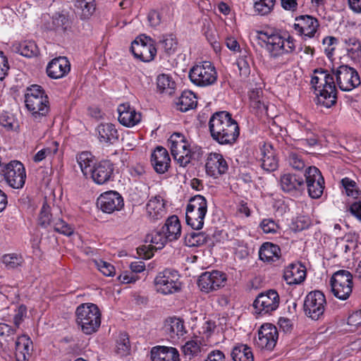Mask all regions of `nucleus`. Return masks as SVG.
<instances>
[{
	"label": "nucleus",
	"instance_id": "nucleus-16",
	"mask_svg": "<svg viewBox=\"0 0 361 361\" xmlns=\"http://www.w3.org/2000/svg\"><path fill=\"white\" fill-rule=\"evenodd\" d=\"M97 205L103 212L111 214L123 207V200L118 192L111 190L98 197Z\"/></svg>",
	"mask_w": 361,
	"mask_h": 361
},
{
	"label": "nucleus",
	"instance_id": "nucleus-10",
	"mask_svg": "<svg viewBox=\"0 0 361 361\" xmlns=\"http://www.w3.org/2000/svg\"><path fill=\"white\" fill-rule=\"evenodd\" d=\"M326 305V298L320 290L310 292L305 297L303 309L307 317L313 320L320 319Z\"/></svg>",
	"mask_w": 361,
	"mask_h": 361
},
{
	"label": "nucleus",
	"instance_id": "nucleus-28",
	"mask_svg": "<svg viewBox=\"0 0 361 361\" xmlns=\"http://www.w3.org/2000/svg\"><path fill=\"white\" fill-rule=\"evenodd\" d=\"M146 210L148 217L152 221L163 218L166 214L164 199L159 195L152 197L146 205Z\"/></svg>",
	"mask_w": 361,
	"mask_h": 361
},
{
	"label": "nucleus",
	"instance_id": "nucleus-45",
	"mask_svg": "<svg viewBox=\"0 0 361 361\" xmlns=\"http://www.w3.org/2000/svg\"><path fill=\"white\" fill-rule=\"evenodd\" d=\"M159 44L166 54H171L176 50L178 42L173 35H168L162 37L159 40Z\"/></svg>",
	"mask_w": 361,
	"mask_h": 361
},
{
	"label": "nucleus",
	"instance_id": "nucleus-25",
	"mask_svg": "<svg viewBox=\"0 0 361 361\" xmlns=\"http://www.w3.org/2000/svg\"><path fill=\"white\" fill-rule=\"evenodd\" d=\"M281 186L286 192H301L305 188V182L303 178L298 174L286 173L281 177Z\"/></svg>",
	"mask_w": 361,
	"mask_h": 361
},
{
	"label": "nucleus",
	"instance_id": "nucleus-49",
	"mask_svg": "<svg viewBox=\"0 0 361 361\" xmlns=\"http://www.w3.org/2000/svg\"><path fill=\"white\" fill-rule=\"evenodd\" d=\"M341 183L348 196H351L356 199L361 194V191L357 188L356 183L354 180L348 178H344L341 180Z\"/></svg>",
	"mask_w": 361,
	"mask_h": 361
},
{
	"label": "nucleus",
	"instance_id": "nucleus-9",
	"mask_svg": "<svg viewBox=\"0 0 361 361\" xmlns=\"http://www.w3.org/2000/svg\"><path fill=\"white\" fill-rule=\"evenodd\" d=\"M172 156L180 166H186L190 162L191 151L185 136L180 133H174L168 140Z\"/></svg>",
	"mask_w": 361,
	"mask_h": 361
},
{
	"label": "nucleus",
	"instance_id": "nucleus-13",
	"mask_svg": "<svg viewBox=\"0 0 361 361\" xmlns=\"http://www.w3.org/2000/svg\"><path fill=\"white\" fill-rule=\"evenodd\" d=\"M278 293L273 289L259 293L253 302V307L258 314H268L275 311L279 305Z\"/></svg>",
	"mask_w": 361,
	"mask_h": 361
},
{
	"label": "nucleus",
	"instance_id": "nucleus-6",
	"mask_svg": "<svg viewBox=\"0 0 361 361\" xmlns=\"http://www.w3.org/2000/svg\"><path fill=\"white\" fill-rule=\"evenodd\" d=\"M61 214L58 209H51L50 206L45 202L43 203L38 216V224L44 228L51 226L54 231L66 235H71L73 233V228L66 223L62 218L57 216Z\"/></svg>",
	"mask_w": 361,
	"mask_h": 361
},
{
	"label": "nucleus",
	"instance_id": "nucleus-60",
	"mask_svg": "<svg viewBox=\"0 0 361 361\" xmlns=\"http://www.w3.org/2000/svg\"><path fill=\"white\" fill-rule=\"evenodd\" d=\"M337 42H338V39L334 37L328 36V37H326L325 38H324L323 44L327 46V47L325 48V52H326V55L328 56V57L331 56V55L332 54V51H334V49H335L334 47H331L332 45L336 44Z\"/></svg>",
	"mask_w": 361,
	"mask_h": 361
},
{
	"label": "nucleus",
	"instance_id": "nucleus-24",
	"mask_svg": "<svg viewBox=\"0 0 361 361\" xmlns=\"http://www.w3.org/2000/svg\"><path fill=\"white\" fill-rule=\"evenodd\" d=\"M306 276V269L300 263L290 264L284 270L283 278L289 285L300 284Z\"/></svg>",
	"mask_w": 361,
	"mask_h": 361
},
{
	"label": "nucleus",
	"instance_id": "nucleus-58",
	"mask_svg": "<svg viewBox=\"0 0 361 361\" xmlns=\"http://www.w3.org/2000/svg\"><path fill=\"white\" fill-rule=\"evenodd\" d=\"M3 262L9 268H15L20 263V259L15 255H6L3 257Z\"/></svg>",
	"mask_w": 361,
	"mask_h": 361
},
{
	"label": "nucleus",
	"instance_id": "nucleus-23",
	"mask_svg": "<svg viewBox=\"0 0 361 361\" xmlns=\"http://www.w3.org/2000/svg\"><path fill=\"white\" fill-rule=\"evenodd\" d=\"M71 69V65L66 57L54 59L47 67L49 77L54 79L61 78L65 76Z\"/></svg>",
	"mask_w": 361,
	"mask_h": 361
},
{
	"label": "nucleus",
	"instance_id": "nucleus-29",
	"mask_svg": "<svg viewBox=\"0 0 361 361\" xmlns=\"http://www.w3.org/2000/svg\"><path fill=\"white\" fill-rule=\"evenodd\" d=\"M96 131L100 142L112 145L118 140V130L112 123H101L97 127Z\"/></svg>",
	"mask_w": 361,
	"mask_h": 361
},
{
	"label": "nucleus",
	"instance_id": "nucleus-35",
	"mask_svg": "<svg viewBox=\"0 0 361 361\" xmlns=\"http://www.w3.org/2000/svg\"><path fill=\"white\" fill-rule=\"evenodd\" d=\"M77 162L85 177H88L94 166V157L88 152H82L76 157Z\"/></svg>",
	"mask_w": 361,
	"mask_h": 361
},
{
	"label": "nucleus",
	"instance_id": "nucleus-43",
	"mask_svg": "<svg viewBox=\"0 0 361 361\" xmlns=\"http://www.w3.org/2000/svg\"><path fill=\"white\" fill-rule=\"evenodd\" d=\"M207 235L203 232H191L185 236V243L189 247H199L207 242Z\"/></svg>",
	"mask_w": 361,
	"mask_h": 361
},
{
	"label": "nucleus",
	"instance_id": "nucleus-7",
	"mask_svg": "<svg viewBox=\"0 0 361 361\" xmlns=\"http://www.w3.org/2000/svg\"><path fill=\"white\" fill-rule=\"evenodd\" d=\"M353 274L348 270L341 269L336 271L330 282L334 295L338 299L345 300L350 295L353 282Z\"/></svg>",
	"mask_w": 361,
	"mask_h": 361
},
{
	"label": "nucleus",
	"instance_id": "nucleus-55",
	"mask_svg": "<svg viewBox=\"0 0 361 361\" xmlns=\"http://www.w3.org/2000/svg\"><path fill=\"white\" fill-rule=\"evenodd\" d=\"M96 264L99 269V270L105 276H111L114 274L115 268L109 262H104L103 260L96 261Z\"/></svg>",
	"mask_w": 361,
	"mask_h": 361
},
{
	"label": "nucleus",
	"instance_id": "nucleus-8",
	"mask_svg": "<svg viewBox=\"0 0 361 361\" xmlns=\"http://www.w3.org/2000/svg\"><path fill=\"white\" fill-rule=\"evenodd\" d=\"M180 276L177 271L165 269L159 272L154 279L157 290L164 295L172 294L181 288Z\"/></svg>",
	"mask_w": 361,
	"mask_h": 361
},
{
	"label": "nucleus",
	"instance_id": "nucleus-53",
	"mask_svg": "<svg viewBox=\"0 0 361 361\" xmlns=\"http://www.w3.org/2000/svg\"><path fill=\"white\" fill-rule=\"evenodd\" d=\"M167 241H169V239L166 238V235L163 233L161 229L152 234L150 238V242L157 246V249L162 248Z\"/></svg>",
	"mask_w": 361,
	"mask_h": 361
},
{
	"label": "nucleus",
	"instance_id": "nucleus-26",
	"mask_svg": "<svg viewBox=\"0 0 361 361\" xmlns=\"http://www.w3.org/2000/svg\"><path fill=\"white\" fill-rule=\"evenodd\" d=\"M178 350L173 347L157 345L151 350L152 361H180Z\"/></svg>",
	"mask_w": 361,
	"mask_h": 361
},
{
	"label": "nucleus",
	"instance_id": "nucleus-19",
	"mask_svg": "<svg viewBox=\"0 0 361 361\" xmlns=\"http://www.w3.org/2000/svg\"><path fill=\"white\" fill-rule=\"evenodd\" d=\"M295 21L293 28L296 32L299 35L310 38L314 36L319 26L317 19L309 15L298 16Z\"/></svg>",
	"mask_w": 361,
	"mask_h": 361
},
{
	"label": "nucleus",
	"instance_id": "nucleus-15",
	"mask_svg": "<svg viewBox=\"0 0 361 361\" xmlns=\"http://www.w3.org/2000/svg\"><path fill=\"white\" fill-rule=\"evenodd\" d=\"M279 334L276 327L271 324H264L258 330L255 345L260 349L271 350L276 344Z\"/></svg>",
	"mask_w": 361,
	"mask_h": 361
},
{
	"label": "nucleus",
	"instance_id": "nucleus-63",
	"mask_svg": "<svg viewBox=\"0 0 361 361\" xmlns=\"http://www.w3.org/2000/svg\"><path fill=\"white\" fill-rule=\"evenodd\" d=\"M348 324L352 326L361 325V310L352 313L348 317Z\"/></svg>",
	"mask_w": 361,
	"mask_h": 361
},
{
	"label": "nucleus",
	"instance_id": "nucleus-52",
	"mask_svg": "<svg viewBox=\"0 0 361 361\" xmlns=\"http://www.w3.org/2000/svg\"><path fill=\"white\" fill-rule=\"evenodd\" d=\"M53 144L55 145L54 149H51L50 147H46L41 150H39L33 157V161L35 162H39L44 160L47 156L53 155L56 153L58 151V143L57 142H53Z\"/></svg>",
	"mask_w": 361,
	"mask_h": 361
},
{
	"label": "nucleus",
	"instance_id": "nucleus-22",
	"mask_svg": "<svg viewBox=\"0 0 361 361\" xmlns=\"http://www.w3.org/2000/svg\"><path fill=\"white\" fill-rule=\"evenodd\" d=\"M118 112V121L123 126H134L141 121V114L137 112L128 103L120 104Z\"/></svg>",
	"mask_w": 361,
	"mask_h": 361
},
{
	"label": "nucleus",
	"instance_id": "nucleus-46",
	"mask_svg": "<svg viewBox=\"0 0 361 361\" xmlns=\"http://www.w3.org/2000/svg\"><path fill=\"white\" fill-rule=\"evenodd\" d=\"M348 47V54L353 59H358L361 57V44L356 38H349L345 41Z\"/></svg>",
	"mask_w": 361,
	"mask_h": 361
},
{
	"label": "nucleus",
	"instance_id": "nucleus-41",
	"mask_svg": "<svg viewBox=\"0 0 361 361\" xmlns=\"http://www.w3.org/2000/svg\"><path fill=\"white\" fill-rule=\"evenodd\" d=\"M16 49L20 55L27 58L37 56L39 54L38 47L33 41L23 42L16 47Z\"/></svg>",
	"mask_w": 361,
	"mask_h": 361
},
{
	"label": "nucleus",
	"instance_id": "nucleus-17",
	"mask_svg": "<svg viewBox=\"0 0 361 361\" xmlns=\"http://www.w3.org/2000/svg\"><path fill=\"white\" fill-rule=\"evenodd\" d=\"M226 276L221 271H206L200 275L197 284L202 291L209 293L224 286Z\"/></svg>",
	"mask_w": 361,
	"mask_h": 361
},
{
	"label": "nucleus",
	"instance_id": "nucleus-37",
	"mask_svg": "<svg viewBox=\"0 0 361 361\" xmlns=\"http://www.w3.org/2000/svg\"><path fill=\"white\" fill-rule=\"evenodd\" d=\"M187 210H190L198 213L200 216H206L207 212V202L202 195H197L191 197L186 207Z\"/></svg>",
	"mask_w": 361,
	"mask_h": 361
},
{
	"label": "nucleus",
	"instance_id": "nucleus-2",
	"mask_svg": "<svg viewBox=\"0 0 361 361\" xmlns=\"http://www.w3.org/2000/svg\"><path fill=\"white\" fill-rule=\"evenodd\" d=\"M212 137L220 145H232L237 140L240 129L238 123L228 111H217L209 121Z\"/></svg>",
	"mask_w": 361,
	"mask_h": 361
},
{
	"label": "nucleus",
	"instance_id": "nucleus-42",
	"mask_svg": "<svg viewBox=\"0 0 361 361\" xmlns=\"http://www.w3.org/2000/svg\"><path fill=\"white\" fill-rule=\"evenodd\" d=\"M75 6L83 18H89L95 11V0H76Z\"/></svg>",
	"mask_w": 361,
	"mask_h": 361
},
{
	"label": "nucleus",
	"instance_id": "nucleus-34",
	"mask_svg": "<svg viewBox=\"0 0 361 361\" xmlns=\"http://www.w3.org/2000/svg\"><path fill=\"white\" fill-rule=\"evenodd\" d=\"M231 356L233 361H254L251 348L244 344L235 345L231 350Z\"/></svg>",
	"mask_w": 361,
	"mask_h": 361
},
{
	"label": "nucleus",
	"instance_id": "nucleus-5",
	"mask_svg": "<svg viewBox=\"0 0 361 361\" xmlns=\"http://www.w3.org/2000/svg\"><path fill=\"white\" fill-rule=\"evenodd\" d=\"M257 37L266 44V49L272 58L290 54L295 49L294 39L292 37L284 39L278 34L269 35L266 32L259 31Z\"/></svg>",
	"mask_w": 361,
	"mask_h": 361
},
{
	"label": "nucleus",
	"instance_id": "nucleus-36",
	"mask_svg": "<svg viewBox=\"0 0 361 361\" xmlns=\"http://www.w3.org/2000/svg\"><path fill=\"white\" fill-rule=\"evenodd\" d=\"M176 104L180 111L185 112L197 106L196 97L191 91H183Z\"/></svg>",
	"mask_w": 361,
	"mask_h": 361
},
{
	"label": "nucleus",
	"instance_id": "nucleus-40",
	"mask_svg": "<svg viewBox=\"0 0 361 361\" xmlns=\"http://www.w3.org/2000/svg\"><path fill=\"white\" fill-rule=\"evenodd\" d=\"M70 27L71 22L68 17L63 14H56L52 18L51 25L49 29L58 32H65Z\"/></svg>",
	"mask_w": 361,
	"mask_h": 361
},
{
	"label": "nucleus",
	"instance_id": "nucleus-3",
	"mask_svg": "<svg viewBox=\"0 0 361 361\" xmlns=\"http://www.w3.org/2000/svg\"><path fill=\"white\" fill-rule=\"evenodd\" d=\"M25 97V106L32 118L36 122L44 119L49 111V102L42 87L33 85L27 87Z\"/></svg>",
	"mask_w": 361,
	"mask_h": 361
},
{
	"label": "nucleus",
	"instance_id": "nucleus-61",
	"mask_svg": "<svg viewBox=\"0 0 361 361\" xmlns=\"http://www.w3.org/2000/svg\"><path fill=\"white\" fill-rule=\"evenodd\" d=\"M205 361H226V357L222 351L214 350L207 355Z\"/></svg>",
	"mask_w": 361,
	"mask_h": 361
},
{
	"label": "nucleus",
	"instance_id": "nucleus-33",
	"mask_svg": "<svg viewBox=\"0 0 361 361\" xmlns=\"http://www.w3.org/2000/svg\"><path fill=\"white\" fill-rule=\"evenodd\" d=\"M262 151V167L267 171H274L278 167V159L271 145H264Z\"/></svg>",
	"mask_w": 361,
	"mask_h": 361
},
{
	"label": "nucleus",
	"instance_id": "nucleus-27",
	"mask_svg": "<svg viewBox=\"0 0 361 361\" xmlns=\"http://www.w3.org/2000/svg\"><path fill=\"white\" fill-rule=\"evenodd\" d=\"M130 50L135 58L144 62L151 61L157 54V49L152 43L138 44L137 41L132 42Z\"/></svg>",
	"mask_w": 361,
	"mask_h": 361
},
{
	"label": "nucleus",
	"instance_id": "nucleus-4",
	"mask_svg": "<svg viewBox=\"0 0 361 361\" xmlns=\"http://www.w3.org/2000/svg\"><path fill=\"white\" fill-rule=\"evenodd\" d=\"M76 323L82 332L91 335L97 332L101 325V312L93 303H82L75 310Z\"/></svg>",
	"mask_w": 361,
	"mask_h": 361
},
{
	"label": "nucleus",
	"instance_id": "nucleus-44",
	"mask_svg": "<svg viewBox=\"0 0 361 361\" xmlns=\"http://www.w3.org/2000/svg\"><path fill=\"white\" fill-rule=\"evenodd\" d=\"M204 217L205 216H200L197 212L186 209L187 224L194 230H200L203 227Z\"/></svg>",
	"mask_w": 361,
	"mask_h": 361
},
{
	"label": "nucleus",
	"instance_id": "nucleus-38",
	"mask_svg": "<svg viewBox=\"0 0 361 361\" xmlns=\"http://www.w3.org/2000/svg\"><path fill=\"white\" fill-rule=\"evenodd\" d=\"M157 85L161 93L168 95H172L176 88V82L166 74H161L157 77Z\"/></svg>",
	"mask_w": 361,
	"mask_h": 361
},
{
	"label": "nucleus",
	"instance_id": "nucleus-18",
	"mask_svg": "<svg viewBox=\"0 0 361 361\" xmlns=\"http://www.w3.org/2000/svg\"><path fill=\"white\" fill-rule=\"evenodd\" d=\"M92 169L89 176L98 185H102L109 181L114 171V164L109 160H102L97 162Z\"/></svg>",
	"mask_w": 361,
	"mask_h": 361
},
{
	"label": "nucleus",
	"instance_id": "nucleus-30",
	"mask_svg": "<svg viewBox=\"0 0 361 361\" xmlns=\"http://www.w3.org/2000/svg\"><path fill=\"white\" fill-rule=\"evenodd\" d=\"M164 329L165 334H167L171 339L180 338L187 333L184 321L176 317H171L166 319Z\"/></svg>",
	"mask_w": 361,
	"mask_h": 361
},
{
	"label": "nucleus",
	"instance_id": "nucleus-56",
	"mask_svg": "<svg viewBox=\"0 0 361 361\" xmlns=\"http://www.w3.org/2000/svg\"><path fill=\"white\" fill-rule=\"evenodd\" d=\"M295 229L302 231L310 227L312 224L311 219L307 216H298L295 221Z\"/></svg>",
	"mask_w": 361,
	"mask_h": 361
},
{
	"label": "nucleus",
	"instance_id": "nucleus-32",
	"mask_svg": "<svg viewBox=\"0 0 361 361\" xmlns=\"http://www.w3.org/2000/svg\"><path fill=\"white\" fill-rule=\"evenodd\" d=\"M281 248L271 243H264L259 251V259L264 262H274L280 258Z\"/></svg>",
	"mask_w": 361,
	"mask_h": 361
},
{
	"label": "nucleus",
	"instance_id": "nucleus-31",
	"mask_svg": "<svg viewBox=\"0 0 361 361\" xmlns=\"http://www.w3.org/2000/svg\"><path fill=\"white\" fill-rule=\"evenodd\" d=\"M161 230L169 241L178 239L181 233V226L178 216L173 215L169 217Z\"/></svg>",
	"mask_w": 361,
	"mask_h": 361
},
{
	"label": "nucleus",
	"instance_id": "nucleus-20",
	"mask_svg": "<svg viewBox=\"0 0 361 361\" xmlns=\"http://www.w3.org/2000/svg\"><path fill=\"white\" fill-rule=\"evenodd\" d=\"M207 173L214 178L226 173L228 164L224 157L219 153H210L205 164Z\"/></svg>",
	"mask_w": 361,
	"mask_h": 361
},
{
	"label": "nucleus",
	"instance_id": "nucleus-39",
	"mask_svg": "<svg viewBox=\"0 0 361 361\" xmlns=\"http://www.w3.org/2000/svg\"><path fill=\"white\" fill-rule=\"evenodd\" d=\"M32 343L30 338L25 335L19 336L16 341V355L19 361L20 357L26 360V355H29L30 345Z\"/></svg>",
	"mask_w": 361,
	"mask_h": 361
},
{
	"label": "nucleus",
	"instance_id": "nucleus-12",
	"mask_svg": "<svg viewBox=\"0 0 361 361\" xmlns=\"http://www.w3.org/2000/svg\"><path fill=\"white\" fill-rule=\"evenodd\" d=\"M8 184L15 189L22 188L25 184L26 174L23 164L18 161H11L1 169Z\"/></svg>",
	"mask_w": 361,
	"mask_h": 361
},
{
	"label": "nucleus",
	"instance_id": "nucleus-21",
	"mask_svg": "<svg viewBox=\"0 0 361 361\" xmlns=\"http://www.w3.org/2000/svg\"><path fill=\"white\" fill-rule=\"evenodd\" d=\"M151 164L154 171L159 174L166 173L169 167L171 159L168 151L161 146H157L151 154Z\"/></svg>",
	"mask_w": 361,
	"mask_h": 361
},
{
	"label": "nucleus",
	"instance_id": "nucleus-1",
	"mask_svg": "<svg viewBox=\"0 0 361 361\" xmlns=\"http://www.w3.org/2000/svg\"><path fill=\"white\" fill-rule=\"evenodd\" d=\"M311 83L314 86L317 104L330 108L336 102L337 90L336 82L342 91L349 92L361 85L358 72L348 65H341L338 68H332L331 73L326 70L317 68L314 71Z\"/></svg>",
	"mask_w": 361,
	"mask_h": 361
},
{
	"label": "nucleus",
	"instance_id": "nucleus-14",
	"mask_svg": "<svg viewBox=\"0 0 361 361\" xmlns=\"http://www.w3.org/2000/svg\"><path fill=\"white\" fill-rule=\"evenodd\" d=\"M304 176L309 195L313 199L319 198L324 189V179L319 170L315 166H309Z\"/></svg>",
	"mask_w": 361,
	"mask_h": 361
},
{
	"label": "nucleus",
	"instance_id": "nucleus-47",
	"mask_svg": "<svg viewBox=\"0 0 361 361\" xmlns=\"http://www.w3.org/2000/svg\"><path fill=\"white\" fill-rule=\"evenodd\" d=\"M183 352L184 355L188 357L190 360L192 357L197 356L201 352V347L197 341L190 340L185 343L183 346Z\"/></svg>",
	"mask_w": 361,
	"mask_h": 361
},
{
	"label": "nucleus",
	"instance_id": "nucleus-48",
	"mask_svg": "<svg viewBox=\"0 0 361 361\" xmlns=\"http://www.w3.org/2000/svg\"><path fill=\"white\" fill-rule=\"evenodd\" d=\"M130 350L128 335L126 332L121 333L117 340V353L121 356L127 355Z\"/></svg>",
	"mask_w": 361,
	"mask_h": 361
},
{
	"label": "nucleus",
	"instance_id": "nucleus-57",
	"mask_svg": "<svg viewBox=\"0 0 361 361\" xmlns=\"http://www.w3.org/2000/svg\"><path fill=\"white\" fill-rule=\"evenodd\" d=\"M289 163L290 165L296 170H302L305 167V163L301 157L295 154L291 153L289 156Z\"/></svg>",
	"mask_w": 361,
	"mask_h": 361
},
{
	"label": "nucleus",
	"instance_id": "nucleus-50",
	"mask_svg": "<svg viewBox=\"0 0 361 361\" xmlns=\"http://www.w3.org/2000/svg\"><path fill=\"white\" fill-rule=\"evenodd\" d=\"M275 0H255L254 7L262 16L268 14L273 9Z\"/></svg>",
	"mask_w": 361,
	"mask_h": 361
},
{
	"label": "nucleus",
	"instance_id": "nucleus-64",
	"mask_svg": "<svg viewBox=\"0 0 361 361\" xmlns=\"http://www.w3.org/2000/svg\"><path fill=\"white\" fill-rule=\"evenodd\" d=\"M350 212L361 221V202H355L350 207Z\"/></svg>",
	"mask_w": 361,
	"mask_h": 361
},
{
	"label": "nucleus",
	"instance_id": "nucleus-59",
	"mask_svg": "<svg viewBox=\"0 0 361 361\" xmlns=\"http://www.w3.org/2000/svg\"><path fill=\"white\" fill-rule=\"evenodd\" d=\"M26 311L27 308L25 305H22L18 307L17 312L13 317V322L16 329L19 327L20 323L22 322L23 317L26 314Z\"/></svg>",
	"mask_w": 361,
	"mask_h": 361
},
{
	"label": "nucleus",
	"instance_id": "nucleus-11",
	"mask_svg": "<svg viewBox=\"0 0 361 361\" xmlns=\"http://www.w3.org/2000/svg\"><path fill=\"white\" fill-rule=\"evenodd\" d=\"M191 82L198 86H207L214 83L217 78L215 68L209 62L193 66L189 72Z\"/></svg>",
	"mask_w": 361,
	"mask_h": 361
},
{
	"label": "nucleus",
	"instance_id": "nucleus-51",
	"mask_svg": "<svg viewBox=\"0 0 361 361\" xmlns=\"http://www.w3.org/2000/svg\"><path fill=\"white\" fill-rule=\"evenodd\" d=\"M260 228L265 233L274 234L278 232L279 226L272 219H265L260 223Z\"/></svg>",
	"mask_w": 361,
	"mask_h": 361
},
{
	"label": "nucleus",
	"instance_id": "nucleus-62",
	"mask_svg": "<svg viewBox=\"0 0 361 361\" xmlns=\"http://www.w3.org/2000/svg\"><path fill=\"white\" fill-rule=\"evenodd\" d=\"M250 106L255 109H256L258 112L261 114H265L268 115V106L264 104V102L261 100H254L251 102Z\"/></svg>",
	"mask_w": 361,
	"mask_h": 361
},
{
	"label": "nucleus",
	"instance_id": "nucleus-54",
	"mask_svg": "<svg viewBox=\"0 0 361 361\" xmlns=\"http://www.w3.org/2000/svg\"><path fill=\"white\" fill-rule=\"evenodd\" d=\"M147 20L152 27H157L164 20L161 12L151 10L147 15Z\"/></svg>",
	"mask_w": 361,
	"mask_h": 361
}]
</instances>
